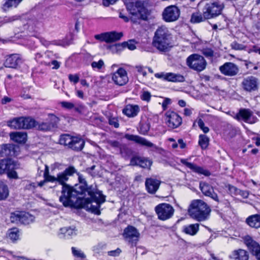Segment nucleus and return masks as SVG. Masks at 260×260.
I'll use <instances>...</instances> for the list:
<instances>
[{"label": "nucleus", "instance_id": "obj_1", "mask_svg": "<svg viewBox=\"0 0 260 260\" xmlns=\"http://www.w3.org/2000/svg\"><path fill=\"white\" fill-rule=\"evenodd\" d=\"M78 178L80 182L83 184L80 186L81 187L80 194L87 192L90 196V198H84L82 200V207L96 214H100V208L101 205L105 201V196L102 193L101 191L97 189L95 186L87 187L84 178L81 175L78 174Z\"/></svg>", "mask_w": 260, "mask_h": 260}, {"label": "nucleus", "instance_id": "obj_2", "mask_svg": "<svg viewBox=\"0 0 260 260\" xmlns=\"http://www.w3.org/2000/svg\"><path fill=\"white\" fill-rule=\"evenodd\" d=\"M152 44L161 52L168 51L174 46L173 36L167 27H158L154 33Z\"/></svg>", "mask_w": 260, "mask_h": 260}, {"label": "nucleus", "instance_id": "obj_3", "mask_svg": "<svg viewBox=\"0 0 260 260\" xmlns=\"http://www.w3.org/2000/svg\"><path fill=\"white\" fill-rule=\"evenodd\" d=\"M188 212L192 218L200 222L208 219L210 209L203 201L194 200L190 204Z\"/></svg>", "mask_w": 260, "mask_h": 260}, {"label": "nucleus", "instance_id": "obj_4", "mask_svg": "<svg viewBox=\"0 0 260 260\" xmlns=\"http://www.w3.org/2000/svg\"><path fill=\"white\" fill-rule=\"evenodd\" d=\"M45 169L44 173V180L40 182L38 184L40 187L43 186L46 182L58 183L63 186L67 185L66 183L69 179V177L76 173V170L73 166L66 169L63 172L57 174L56 177L49 174V168L47 165L45 166Z\"/></svg>", "mask_w": 260, "mask_h": 260}, {"label": "nucleus", "instance_id": "obj_5", "mask_svg": "<svg viewBox=\"0 0 260 260\" xmlns=\"http://www.w3.org/2000/svg\"><path fill=\"white\" fill-rule=\"evenodd\" d=\"M78 191L74 189L68 185L62 186L61 195L59 197V201L66 206H81L82 200H80Z\"/></svg>", "mask_w": 260, "mask_h": 260}, {"label": "nucleus", "instance_id": "obj_6", "mask_svg": "<svg viewBox=\"0 0 260 260\" xmlns=\"http://www.w3.org/2000/svg\"><path fill=\"white\" fill-rule=\"evenodd\" d=\"M127 11L138 18L146 20L148 16V11L143 4L139 0H124Z\"/></svg>", "mask_w": 260, "mask_h": 260}, {"label": "nucleus", "instance_id": "obj_7", "mask_svg": "<svg viewBox=\"0 0 260 260\" xmlns=\"http://www.w3.org/2000/svg\"><path fill=\"white\" fill-rule=\"evenodd\" d=\"M20 165L11 159L0 160V175L7 174L8 178L17 179L18 178L15 170L19 169Z\"/></svg>", "mask_w": 260, "mask_h": 260}, {"label": "nucleus", "instance_id": "obj_8", "mask_svg": "<svg viewBox=\"0 0 260 260\" xmlns=\"http://www.w3.org/2000/svg\"><path fill=\"white\" fill-rule=\"evenodd\" d=\"M37 125V122L30 117H17L8 122V126L13 129H29Z\"/></svg>", "mask_w": 260, "mask_h": 260}, {"label": "nucleus", "instance_id": "obj_9", "mask_svg": "<svg viewBox=\"0 0 260 260\" xmlns=\"http://www.w3.org/2000/svg\"><path fill=\"white\" fill-rule=\"evenodd\" d=\"M186 63L190 69L198 72L203 71L207 66L205 59L198 54H193L189 56L186 59Z\"/></svg>", "mask_w": 260, "mask_h": 260}, {"label": "nucleus", "instance_id": "obj_10", "mask_svg": "<svg viewBox=\"0 0 260 260\" xmlns=\"http://www.w3.org/2000/svg\"><path fill=\"white\" fill-rule=\"evenodd\" d=\"M35 216L28 212L24 211H15L11 214V221L14 223L28 224L35 220Z\"/></svg>", "mask_w": 260, "mask_h": 260}, {"label": "nucleus", "instance_id": "obj_11", "mask_svg": "<svg viewBox=\"0 0 260 260\" xmlns=\"http://www.w3.org/2000/svg\"><path fill=\"white\" fill-rule=\"evenodd\" d=\"M223 7V4L219 1L207 4L203 9L204 15L206 18H212L219 15Z\"/></svg>", "mask_w": 260, "mask_h": 260}, {"label": "nucleus", "instance_id": "obj_12", "mask_svg": "<svg viewBox=\"0 0 260 260\" xmlns=\"http://www.w3.org/2000/svg\"><path fill=\"white\" fill-rule=\"evenodd\" d=\"M155 212L158 219L161 220H166L170 218L174 214L173 207L167 203H161L156 206L155 208Z\"/></svg>", "mask_w": 260, "mask_h": 260}, {"label": "nucleus", "instance_id": "obj_13", "mask_svg": "<svg viewBox=\"0 0 260 260\" xmlns=\"http://www.w3.org/2000/svg\"><path fill=\"white\" fill-rule=\"evenodd\" d=\"M123 236L124 239L133 246L136 245L139 240L140 234L135 227L129 225L124 229Z\"/></svg>", "mask_w": 260, "mask_h": 260}, {"label": "nucleus", "instance_id": "obj_14", "mask_svg": "<svg viewBox=\"0 0 260 260\" xmlns=\"http://www.w3.org/2000/svg\"><path fill=\"white\" fill-rule=\"evenodd\" d=\"M122 36V32L113 31L96 35L94 36V38L98 40L108 43L118 41L120 39Z\"/></svg>", "mask_w": 260, "mask_h": 260}, {"label": "nucleus", "instance_id": "obj_15", "mask_svg": "<svg viewBox=\"0 0 260 260\" xmlns=\"http://www.w3.org/2000/svg\"><path fill=\"white\" fill-rule=\"evenodd\" d=\"M163 19L167 22H172L176 20L179 17V9L175 6L167 7L162 13Z\"/></svg>", "mask_w": 260, "mask_h": 260}, {"label": "nucleus", "instance_id": "obj_16", "mask_svg": "<svg viewBox=\"0 0 260 260\" xmlns=\"http://www.w3.org/2000/svg\"><path fill=\"white\" fill-rule=\"evenodd\" d=\"M113 82L120 86L125 84L128 80L126 71L123 68H119L112 77Z\"/></svg>", "mask_w": 260, "mask_h": 260}, {"label": "nucleus", "instance_id": "obj_17", "mask_svg": "<svg viewBox=\"0 0 260 260\" xmlns=\"http://www.w3.org/2000/svg\"><path fill=\"white\" fill-rule=\"evenodd\" d=\"M246 245L254 255L257 260H260V245L256 241H254L250 236H247L244 238Z\"/></svg>", "mask_w": 260, "mask_h": 260}, {"label": "nucleus", "instance_id": "obj_18", "mask_svg": "<svg viewBox=\"0 0 260 260\" xmlns=\"http://www.w3.org/2000/svg\"><path fill=\"white\" fill-rule=\"evenodd\" d=\"M242 85L245 90L250 92L257 89L258 82L255 77L249 76L243 79Z\"/></svg>", "mask_w": 260, "mask_h": 260}, {"label": "nucleus", "instance_id": "obj_19", "mask_svg": "<svg viewBox=\"0 0 260 260\" xmlns=\"http://www.w3.org/2000/svg\"><path fill=\"white\" fill-rule=\"evenodd\" d=\"M221 73L228 76H233L237 74L239 69L238 67L232 62H226L219 67Z\"/></svg>", "mask_w": 260, "mask_h": 260}, {"label": "nucleus", "instance_id": "obj_20", "mask_svg": "<svg viewBox=\"0 0 260 260\" xmlns=\"http://www.w3.org/2000/svg\"><path fill=\"white\" fill-rule=\"evenodd\" d=\"M55 55L50 51H47L43 54L38 53L36 54L35 59L38 63L47 66Z\"/></svg>", "mask_w": 260, "mask_h": 260}, {"label": "nucleus", "instance_id": "obj_21", "mask_svg": "<svg viewBox=\"0 0 260 260\" xmlns=\"http://www.w3.org/2000/svg\"><path fill=\"white\" fill-rule=\"evenodd\" d=\"M200 188L205 196L210 197L216 202H219L217 194L214 192L212 186L210 184L205 182H201L200 183Z\"/></svg>", "mask_w": 260, "mask_h": 260}, {"label": "nucleus", "instance_id": "obj_22", "mask_svg": "<svg viewBox=\"0 0 260 260\" xmlns=\"http://www.w3.org/2000/svg\"><path fill=\"white\" fill-rule=\"evenodd\" d=\"M236 117L238 120L242 119L249 123H254L256 121V118L253 116L251 111L248 109H242L240 110L236 115Z\"/></svg>", "mask_w": 260, "mask_h": 260}, {"label": "nucleus", "instance_id": "obj_23", "mask_svg": "<svg viewBox=\"0 0 260 260\" xmlns=\"http://www.w3.org/2000/svg\"><path fill=\"white\" fill-rule=\"evenodd\" d=\"M179 115L172 111H168L166 114V121L169 127L175 128L179 126Z\"/></svg>", "mask_w": 260, "mask_h": 260}, {"label": "nucleus", "instance_id": "obj_24", "mask_svg": "<svg viewBox=\"0 0 260 260\" xmlns=\"http://www.w3.org/2000/svg\"><path fill=\"white\" fill-rule=\"evenodd\" d=\"M152 161L146 158L135 157L131 160L130 165L132 166H139L145 169H150Z\"/></svg>", "mask_w": 260, "mask_h": 260}, {"label": "nucleus", "instance_id": "obj_25", "mask_svg": "<svg viewBox=\"0 0 260 260\" xmlns=\"http://www.w3.org/2000/svg\"><path fill=\"white\" fill-rule=\"evenodd\" d=\"M160 183V181L156 179L152 178L146 179L145 186L147 190L150 193H154L158 189Z\"/></svg>", "mask_w": 260, "mask_h": 260}, {"label": "nucleus", "instance_id": "obj_26", "mask_svg": "<svg viewBox=\"0 0 260 260\" xmlns=\"http://www.w3.org/2000/svg\"><path fill=\"white\" fill-rule=\"evenodd\" d=\"M50 122H42L38 126V128L44 131H50L54 128L56 124L58 118L55 115L51 114L49 115Z\"/></svg>", "mask_w": 260, "mask_h": 260}, {"label": "nucleus", "instance_id": "obj_27", "mask_svg": "<svg viewBox=\"0 0 260 260\" xmlns=\"http://www.w3.org/2000/svg\"><path fill=\"white\" fill-rule=\"evenodd\" d=\"M125 137L128 140L134 141L137 143L147 147H153L155 146L151 142L138 136L127 134L125 135Z\"/></svg>", "mask_w": 260, "mask_h": 260}, {"label": "nucleus", "instance_id": "obj_28", "mask_svg": "<svg viewBox=\"0 0 260 260\" xmlns=\"http://www.w3.org/2000/svg\"><path fill=\"white\" fill-rule=\"evenodd\" d=\"M22 62V59L19 54H12L6 60L5 64L6 67L15 68Z\"/></svg>", "mask_w": 260, "mask_h": 260}, {"label": "nucleus", "instance_id": "obj_29", "mask_svg": "<svg viewBox=\"0 0 260 260\" xmlns=\"http://www.w3.org/2000/svg\"><path fill=\"white\" fill-rule=\"evenodd\" d=\"M181 162L190 170L199 174L204 175L205 176H209L210 175V172L208 170L190 162H188L185 159H181Z\"/></svg>", "mask_w": 260, "mask_h": 260}, {"label": "nucleus", "instance_id": "obj_30", "mask_svg": "<svg viewBox=\"0 0 260 260\" xmlns=\"http://www.w3.org/2000/svg\"><path fill=\"white\" fill-rule=\"evenodd\" d=\"M231 260H248L247 252L243 249L233 251L229 255Z\"/></svg>", "mask_w": 260, "mask_h": 260}, {"label": "nucleus", "instance_id": "obj_31", "mask_svg": "<svg viewBox=\"0 0 260 260\" xmlns=\"http://www.w3.org/2000/svg\"><path fill=\"white\" fill-rule=\"evenodd\" d=\"M77 230L75 227H64L60 229L59 235L60 238H69L77 235Z\"/></svg>", "mask_w": 260, "mask_h": 260}, {"label": "nucleus", "instance_id": "obj_32", "mask_svg": "<svg viewBox=\"0 0 260 260\" xmlns=\"http://www.w3.org/2000/svg\"><path fill=\"white\" fill-rule=\"evenodd\" d=\"M157 78L169 82H177L178 76L172 73H158L154 75Z\"/></svg>", "mask_w": 260, "mask_h": 260}, {"label": "nucleus", "instance_id": "obj_33", "mask_svg": "<svg viewBox=\"0 0 260 260\" xmlns=\"http://www.w3.org/2000/svg\"><path fill=\"white\" fill-rule=\"evenodd\" d=\"M140 108L137 105H127L123 109V113L128 117H133L137 115Z\"/></svg>", "mask_w": 260, "mask_h": 260}, {"label": "nucleus", "instance_id": "obj_34", "mask_svg": "<svg viewBox=\"0 0 260 260\" xmlns=\"http://www.w3.org/2000/svg\"><path fill=\"white\" fill-rule=\"evenodd\" d=\"M11 140L18 143H24L26 142L27 135L25 132H16L10 133Z\"/></svg>", "mask_w": 260, "mask_h": 260}, {"label": "nucleus", "instance_id": "obj_35", "mask_svg": "<svg viewBox=\"0 0 260 260\" xmlns=\"http://www.w3.org/2000/svg\"><path fill=\"white\" fill-rule=\"evenodd\" d=\"M14 146L12 144H7L2 146L1 154L2 156H14L15 155Z\"/></svg>", "mask_w": 260, "mask_h": 260}, {"label": "nucleus", "instance_id": "obj_36", "mask_svg": "<svg viewBox=\"0 0 260 260\" xmlns=\"http://www.w3.org/2000/svg\"><path fill=\"white\" fill-rule=\"evenodd\" d=\"M199 231V224L194 223L185 225L182 228V232L186 234L194 236Z\"/></svg>", "mask_w": 260, "mask_h": 260}, {"label": "nucleus", "instance_id": "obj_37", "mask_svg": "<svg viewBox=\"0 0 260 260\" xmlns=\"http://www.w3.org/2000/svg\"><path fill=\"white\" fill-rule=\"evenodd\" d=\"M23 0H5L2 9L7 12L12 8H16Z\"/></svg>", "mask_w": 260, "mask_h": 260}, {"label": "nucleus", "instance_id": "obj_38", "mask_svg": "<svg viewBox=\"0 0 260 260\" xmlns=\"http://www.w3.org/2000/svg\"><path fill=\"white\" fill-rule=\"evenodd\" d=\"M246 222L252 228H260V215L255 214L249 216L247 218Z\"/></svg>", "mask_w": 260, "mask_h": 260}, {"label": "nucleus", "instance_id": "obj_39", "mask_svg": "<svg viewBox=\"0 0 260 260\" xmlns=\"http://www.w3.org/2000/svg\"><path fill=\"white\" fill-rule=\"evenodd\" d=\"M84 142L83 140L78 137H74L70 148L76 150H81L84 147Z\"/></svg>", "mask_w": 260, "mask_h": 260}, {"label": "nucleus", "instance_id": "obj_40", "mask_svg": "<svg viewBox=\"0 0 260 260\" xmlns=\"http://www.w3.org/2000/svg\"><path fill=\"white\" fill-rule=\"evenodd\" d=\"M40 41L42 44L46 47H48L50 44H54L64 47L66 46H68L70 44V42H66L64 41H54L52 43H51L50 42L42 38L40 39Z\"/></svg>", "mask_w": 260, "mask_h": 260}, {"label": "nucleus", "instance_id": "obj_41", "mask_svg": "<svg viewBox=\"0 0 260 260\" xmlns=\"http://www.w3.org/2000/svg\"><path fill=\"white\" fill-rule=\"evenodd\" d=\"M9 193L7 185L4 182L0 181V200L7 198Z\"/></svg>", "mask_w": 260, "mask_h": 260}, {"label": "nucleus", "instance_id": "obj_42", "mask_svg": "<svg viewBox=\"0 0 260 260\" xmlns=\"http://www.w3.org/2000/svg\"><path fill=\"white\" fill-rule=\"evenodd\" d=\"M8 237L12 241H15L19 238V231L17 228H12L8 231Z\"/></svg>", "mask_w": 260, "mask_h": 260}, {"label": "nucleus", "instance_id": "obj_43", "mask_svg": "<svg viewBox=\"0 0 260 260\" xmlns=\"http://www.w3.org/2000/svg\"><path fill=\"white\" fill-rule=\"evenodd\" d=\"M73 138L68 134L62 135L59 139V143L61 145H67L70 147Z\"/></svg>", "mask_w": 260, "mask_h": 260}, {"label": "nucleus", "instance_id": "obj_44", "mask_svg": "<svg viewBox=\"0 0 260 260\" xmlns=\"http://www.w3.org/2000/svg\"><path fill=\"white\" fill-rule=\"evenodd\" d=\"M124 44L122 43H118L110 45L109 47L110 51L113 54L119 53L124 49Z\"/></svg>", "mask_w": 260, "mask_h": 260}, {"label": "nucleus", "instance_id": "obj_45", "mask_svg": "<svg viewBox=\"0 0 260 260\" xmlns=\"http://www.w3.org/2000/svg\"><path fill=\"white\" fill-rule=\"evenodd\" d=\"M208 19L206 18L204 15V10L203 11V15L199 13H196L192 14L190 21L192 23H199L204 21L205 19Z\"/></svg>", "mask_w": 260, "mask_h": 260}, {"label": "nucleus", "instance_id": "obj_46", "mask_svg": "<svg viewBox=\"0 0 260 260\" xmlns=\"http://www.w3.org/2000/svg\"><path fill=\"white\" fill-rule=\"evenodd\" d=\"M199 144L202 149H206L209 144V138L204 135L199 136Z\"/></svg>", "mask_w": 260, "mask_h": 260}, {"label": "nucleus", "instance_id": "obj_47", "mask_svg": "<svg viewBox=\"0 0 260 260\" xmlns=\"http://www.w3.org/2000/svg\"><path fill=\"white\" fill-rule=\"evenodd\" d=\"M72 251L74 256L76 257L84 259L86 257L85 255L81 250L76 249L75 247L72 248Z\"/></svg>", "mask_w": 260, "mask_h": 260}, {"label": "nucleus", "instance_id": "obj_48", "mask_svg": "<svg viewBox=\"0 0 260 260\" xmlns=\"http://www.w3.org/2000/svg\"><path fill=\"white\" fill-rule=\"evenodd\" d=\"M58 58V56L56 54L54 56V58H53V59L49 62V65H48L47 66L51 67L52 66V69L54 70L59 69L61 63L56 60V59H57Z\"/></svg>", "mask_w": 260, "mask_h": 260}, {"label": "nucleus", "instance_id": "obj_49", "mask_svg": "<svg viewBox=\"0 0 260 260\" xmlns=\"http://www.w3.org/2000/svg\"><path fill=\"white\" fill-rule=\"evenodd\" d=\"M104 65L103 60L100 59L98 61H93L91 64V67L94 70H100Z\"/></svg>", "mask_w": 260, "mask_h": 260}, {"label": "nucleus", "instance_id": "obj_50", "mask_svg": "<svg viewBox=\"0 0 260 260\" xmlns=\"http://www.w3.org/2000/svg\"><path fill=\"white\" fill-rule=\"evenodd\" d=\"M151 95L150 93L147 91H144L142 92L140 95L141 99L143 101L148 102L150 101Z\"/></svg>", "mask_w": 260, "mask_h": 260}, {"label": "nucleus", "instance_id": "obj_51", "mask_svg": "<svg viewBox=\"0 0 260 260\" xmlns=\"http://www.w3.org/2000/svg\"><path fill=\"white\" fill-rule=\"evenodd\" d=\"M232 49L236 50H242L245 49V46L243 45L239 44L236 42H234L231 44V45Z\"/></svg>", "mask_w": 260, "mask_h": 260}, {"label": "nucleus", "instance_id": "obj_52", "mask_svg": "<svg viewBox=\"0 0 260 260\" xmlns=\"http://www.w3.org/2000/svg\"><path fill=\"white\" fill-rule=\"evenodd\" d=\"M199 127L203 131L204 133H207L209 131V128L205 126L203 121L201 119H199L197 121Z\"/></svg>", "mask_w": 260, "mask_h": 260}, {"label": "nucleus", "instance_id": "obj_53", "mask_svg": "<svg viewBox=\"0 0 260 260\" xmlns=\"http://www.w3.org/2000/svg\"><path fill=\"white\" fill-rule=\"evenodd\" d=\"M124 44V48L127 47L131 50H134L136 49V45L135 42L133 40H130L127 42H123Z\"/></svg>", "mask_w": 260, "mask_h": 260}, {"label": "nucleus", "instance_id": "obj_54", "mask_svg": "<svg viewBox=\"0 0 260 260\" xmlns=\"http://www.w3.org/2000/svg\"><path fill=\"white\" fill-rule=\"evenodd\" d=\"M69 79L71 82L76 84L79 81V77L77 74H70Z\"/></svg>", "mask_w": 260, "mask_h": 260}, {"label": "nucleus", "instance_id": "obj_55", "mask_svg": "<svg viewBox=\"0 0 260 260\" xmlns=\"http://www.w3.org/2000/svg\"><path fill=\"white\" fill-rule=\"evenodd\" d=\"M149 129V126L147 124H141L140 127V133L143 135H145Z\"/></svg>", "mask_w": 260, "mask_h": 260}, {"label": "nucleus", "instance_id": "obj_56", "mask_svg": "<svg viewBox=\"0 0 260 260\" xmlns=\"http://www.w3.org/2000/svg\"><path fill=\"white\" fill-rule=\"evenodd\" d=\"M202 52L207 57H212L213 55V51L210 48H204L202 50Z\"/></svg>", "mask_w": 260, "mask_h": 260}, {"label": "nucleus", "instance_id": "obj_57", "mask_svg": "<svg viewBox=\"0 0 260 260\" xmlns=\"http://www.w3.org/2000/svg\"><path fill=\"white\" fill-rule=\"evenodd\" d=\"M60 104L63 108L67 109H71L75 107L73 103L69 102H62Z\"/></svg>", "mask_w": 260, "mask_h": 260}, {"label": "nucleus", "instance_id": "obj_58", "mask_svg": "<svg viewBox=\"0 0 260 260\" xmlns=\"http://www.w3.org/2000/svg\"><path fill=\"white\" fill-rule=\"evenodd\" d=\"M109 124L111 125L114 126L115 128L119 127V123L117 118H111L109 120Z\"/></svg>", "mask_w": 260, "mask_h": 260}, {"label": "nucleus", "instance_id": "obj_59", "mask_svg": "<svg viewBox=\"0 0 260 260\" xmlns=\"http://www.w3.org/2000/svg\"><path fill=\"white\" fill-rule=\"evenodd\" d=\"M40 182H39L38 183L36 184V183H34V182H32V183L29 182L26 185L25 188L27 189L33 191L34 190V189L37 186H39L38 184ZM39 186H40L39 185Z\"/></svg>", "mask_w": 260, "mask_h": 260}, {"label": "nucleus", "instance_id": "obj_60", "mask_svg": "<svg viewBox=\"0 0 260 260\" xmlns=\"http://www.w3.org/2000/svg\"><path fill=\"white\" fill-rule=\"evenodd\" d=\"M171 103V101L170 99L166 98L162 103V107L164 110L167 109L168 106Z\"/></svg>", "mask_w": 260, "mask_h": 260}, {"label": "nucleus", "instance_id": "obj_61", "mask_svg": "<svg viewBox=\"0 0 260 260\" xmlns=\"http://www.w3.org/2000/svg\"><path fill=\"white\" fill-rule=\"evenodd\" d=\"M120 252H121V250L119 248H117L116 250L108 251V254L110 256H116L119 255V254L120 253Z\"/></svg>", "mask_w": 260, "mask_h": 260}, {"label": "nucleus", "instance_id": "obj_62", "mask_svg": "<svg viewBox=\"0 0 260 260\" xmlns=\"http://www.w3.org/2000/svg\"><path fill=\"white\" fill-rule=\"evenodd\" d=\"M168 140L171 142L172 143L171 144H169V146L171 148H172L173 149H175L176 148H177L178 147V144L177 143L175 142V140L173 138H169L168 139Z\"/></svg>", "mask_w": 260, "mask_h": 260}, {"label": "nucleus", "instance_id": "obj_63", "mask_svg": "<svg viewBox=\"0 0 260 260\" xmlns=\"http://www.w3.org/2000/svg\"><path fill=\"white\" fill-rule=\"evenodd\" d=\"M248 52L249 53L254 52L257 53L259 54H260V48H259L257 46H253L251 49L248 50Z\"/></svg>", "mask_w": 260, "mask_h": 260}, {"label": "nucleus", "instance_id": "obj_64", "mask_svg": "<svg viewBox=\"0 0 260 260\" xmlns=\"http://www.w3.org/2000/svg\"><path fill=\"white\" fill-rule=\"evenodd\" d=\"M117 0H103V4L105 6H108L110 4H114Z\"/></svg>", "mask_w": 260, "mask_h": 260}]
</instances>
